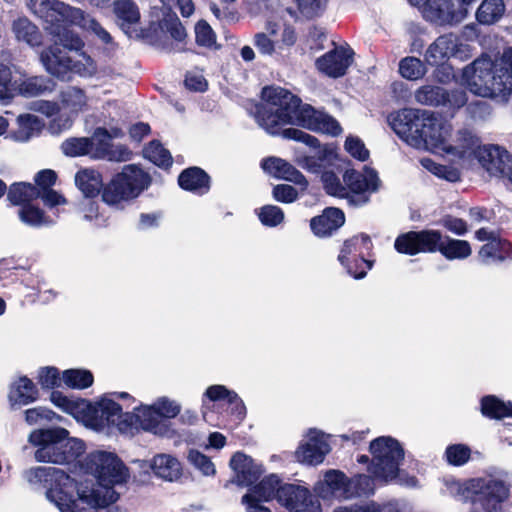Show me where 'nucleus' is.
<instances>
[{
    "label": "nucleus",
    "instance_id": "obj_1",
    "mask_svg": "<svg viewBox=\"0 0 512 512\" xmlns=\"http://www.w3.org/2000/svg\"><path fill=\"white\" fill-rule=\"evenodd\" d=\"M82 467L97 478V482L85 481L77 486V499H72L75 489L73 479L63 470L55 467H34L26 471L29 483L42 485L46 489L47 499L61 512H92L115 502L118 495L115 485L127 481L128 469L113 452L94 451L89 453Z\"/></svg>",
    "mask_w": 512,
    "mask_h": 512
},
{
    "label": "nucleus",
    "instance_id": "obj_2",
    "mask_svg": "<svg viewBox=\"0 0 512 512\" xmlns=\"http://www.w3.org/2000/svg\"><path fill=\"white\" fill-rule=\"evenodd\" d=\"M29 8L44 21V29L56 37L55 43L40 53L45 70L59 79H66L70 73L82 77L94 75L97 70L95 62L81 52L84 46L82 39L67 26H78L105 44L112 42L110 33L89 14L58 0H30Z\"/></svg>",
    "mask_w": 512,
    "mask_h": 512
},
{
    "label": "nucleus",
    "instance_id": "obj_3",
    "mask_svg": "<svg viewBox=\"0 0 512 512\" xmlns=\"http://www.w3.org/2000/svg\"><path fill=\"white\" fill-rule=\"evenodd\" d=\"M263 104L257 107L255 119L269 134H278L282 126L296 124L306 129L337 136L342 132L339 123L330 115L316 110L281 87H265Z\"/></svg>",
    "mask_w": 512,
    "mask_h": 512
},
{
    "label": "nucleus",
    "instance_id": "obj_4",
    "mask_svg": "<svg viewBox=\"0 0 512 512\" xmlns=\"http://www.w3.org/2000/svg\"><path fill=\"white\" fill-rule=\"evenodd\" d=\"M393 131L417 149L446 151L452 126L433 112L405 108L388 118Z\"/></svg>",
    "mask_w": 512,
    "mask_h": 512
},
{
    "label": "nucleus",
    "instance_id": "obj_5",
    "mask_svg": "<svg viewBox=\"0 0 512 512\" xmlns=\"http://www.w3.org/2000/svg\"><path fill=\"white\" fill-rule=\"evenodd\" d=\"M508 68L498 66L489 58H478L463 69V85L483 98L505 99L511 93Z\"/></svg>",
    "mask_w": 512,
    "mask_h": 512
},
{
    "label": "nucleus",
    "instance_id": "obj_6",
    "mask_svg": "<svg viewBox=\"0 0 512 512\" xmlns=\"http://www.w3.org/2000/svg\"><path fill=\"white\" fill-rule=\"evenodd\" d=\"M343 183L339 177L326 171L322 174L324 189L329 195L344 198L355 207H360L370 201V195L376 192L380 186V179L376 171L364 168L363 171L346 169L342 176Z\"/></svg>",
    "mask_w": 512,
    "mask_h": 512
},
{
    "label": "nucleus",
    "instance_id": "obj_7",
    "mask_svg": "<svg viewBox=\"0 0 512 512\" xmlns=\"http://www.w3.org/2000/svg\"><path fill=\"white\" fill-rule=\"evenodd\" d=\"M394 246L399 253L410 255L439 251L448 260H463L472 253L469 242L443 237L436 230L411 231L400 235L395 240Z\"/></svg>",
    "mask_w": 512,
    "mask_h": 512
},
{
    "label": "nucleus",
    "instance_id": "obj_8",
    "mask_svg": "<svg viewBox=\"0 0 512 512\" xmlns=\"http://www.w3.org/2000/svg\"><path fill=\"white\" fill-rule=\"evenodd\" d=\"M28 441L37 446L35 459L38 462L64 464L75 460L84 451V443L70 438L64 428L39 429L30 433Z\"/></svg>",
    "mask_w": 512,
    "mask_h": 512
},
{
    "label": "nucleus",
    "instance_id": "obj_9",
    "mask_svg": "<svg viewBox=\"0 0 512 512\" xmlns=\"http://www.w3.org/2000/svg\"><path fill=\"white\" fill-rule=\"evenodd\" d=\"M150 185V176L134 164L126 165L103 189L102 199L110 206L122 203L140 195Z\"/></svg>",
    "mask_w": 512,
    "mask_h": 512
},
{
    "label": "nucleus",
    "instance_id": "obj_10",
    "mask_svg": "<svg viewBox=\"0 0 512 512\" xmlns=\"http://www.w3.org/2000/svg\"><path fill=\"white\" fill-rule=\"evenodd\" d=\"M372 462L369 472L380 482H388L396 478L404 451L398 441L391 437H378L370 443Z\"/></svg>",
    "mask_w": 512,
    "mask_h": 512
},
{
    "label": "nucleus",
    "instance_id": "obj_11",
    "mask_svg": "<svg viewBox=\"0 0 512 512\" xmlns=\"http://www.w3.org/2000/svg\"><path fill=\"white\" fill-rule=\"evenodd\" d=\"M86 417L90 425L96 430L114 426L125 432L134 424L132 413L123 412L122 407L109 397L90 403L86 407Z\"/></svg>",
    "mask_w": 512,
    "mask_h": 512
},
{
    "label": "nucleus",
    "instance_id": "obj_12",
    "mask_svg": "<svg viewBox=\"0 0 512 512\" xmlns=\"http://www.w3.org/2000/svg\"><path fill=\"white\" fill-rule=\"evenodd\" d=\"M477 158L491 176L504 177L512 183V155L504 147L484 145L477 151Z\"/></svg>",
    "mask_w": 512,
    "mask_h": 512
},
{
    "label": "nucleus",
    "instance_id": "obj_13",
    "mask_svg": "<svg viewBox=\"0 0 512 512\" xmlns=\"http://www.w3.org/2000/svg\"><path fill=\"white\" fill-rule=\"evenodd\" d=\"M468 15V9L459 6L455 0H427L423 16L437 25H456Z\"/></svg>",
    "mask_w": 512,
    "mask_h": 512
},
{
    "label": "nucleus",
    "instance_id": "obj_14",
    "mask_svg": "<svg viewBox=\"0 0 512 512\" xmlns=\"http://www.w3.org/2000/svg\"><path fill=\"white\" fill-rule=\"evenodd\" d=\"M283 137L302 142L309 147L317 149L314 156H305L298 160V163L309 171L319 172L333 157L331 150L321 148L317 138L302 130L296 128L285 129L283 130Z\"/></svg>",
    "mask_w": 512,
    "mask_h": 512
},
{
    "label": "nucleus",
    "instance_id": "obj_15",
    "mask_svg": "<svg viewBox=\"0 0 512 512\" xmlns=\"http://www.w3.org/2000/svg\"><path fill=\"white\" fill-rule=\"evenodd\" d=\"M468 45L463 44L453 33L439 36L429 45L425 53L426 61L431 65L444 63L450 57L465 58L468 55Z\"/></svg>",
    "mask_w": 512,
    "mask_h": 512
},
{
    "label": "nucleus",
    "instance_id": "obj_16",
    "mask_svg": "<svg viewBox=\"0 0 512 512\" xmlns=\"http://www.w3.org/2000/svg\"><path fill=\"white\" fill-rule=\"evenodd\" d=\"M277 501L291 512H320L308 489L294 484L282 485L277 490Z\"/></svg>",
    "mask_w": 512,
    "mask_h": 512
},
{
    "label": "nucleus",
    "instance_id": "obj_17",
    "mask_svg": "<svg viewBox=\"0 0 512 512\" xmlns=\"http://www.w3.org/2000/svg\"><path fill=\"white\" fill-rule=\"evenodd\" d=\"M314 490L324 500L348 499L354 495L351 481L339 470L327 471Z\"/></svg>",
    "mask_w": 512,
    "mask_h": 512
},
{
    "label": "nucleus",
    "instance_id": "obj_18",
    "mask_svg": "<svg viewBox=\"0 0 512 512\" xmlns=\"http://www.w3.org/2000/svg\"><path fill=\"white\" fill-rule=\"evenodd\" d=\"M330 452V446L323 434L311 429L306 439L300 444L295 452L298 462L308 465H318L323 462L326 454Z\"/></svg>",
    "mask_w": 512,
    "mask_h": 512
},
{
    "label": "nucleus",
    "instance_id": "obj_19",
    "mask_svg": "<svg viewBox=\"0 0 512 512\" xmlns=\"http://www.w3.org/2000/svg\"><path fill=\"white\" fill-rule=\"evenodd\" d=\"M354 52L350 47L339 46L327 52L316 61V66L329 77L343 76L353 62Z\"/></svg>",
    "mask_w": 512,
    "mask_h": 512
},
{
    "label": "nucleus",
    "instance_id": "obj_20",
    "mask_svg": "<svg viewBox=\"0 0 512 512\" xmlns=\"http://www.w3.org/2000/svg\"><path fill=\"white\" fill-rule=\"evenodd\" d=\"M230 466L235 472L236 482L242 486L253 484L262 474L261 466L251 457L240 452L233 455Z\"/></svg>",
    "mask_w": 512,
    "mask_h": 512
},
{
    "label": "nucleus",
    "instance_id": "obj_21",
    "mask_svg": "<svg viewBox=\"0 0 512 512\" xmlns=\"http://www.w3.org/2000/svg\"><path fill=\"white\" fill-rule=\"evenodd\" d=\"M345 222L344 213L338 208H327L323 214L311 219V229L317 236H328Z\"/></svg>",
    "mask_w": 512,
    "mask_h": 512
},
{
    "label": "nucleus",
    "instance_id": "obj_22",
    "mask_svg": "<svg viewBox=\"0 0 512 512\" xmlns=\"http://www.w3.org/2000/svg\"><path fill=\"white\" fill-rule=\"evenodd\" d=\"M482 148L479 138L468 128H462L457 131L453 138H449L445 152L454 153L460 157L476 153Z\"/></svg>",
    "mask_w": 512,
    "mask_h": 512
},
{
    "label": "nucleus",
    "instance_id": "obj_23",
    "mask_svg": "<svg viewBox=\"0 0 512 512\" xmlns=\"http://www.w3.org/2000/svg\"><path fill=\"white\" fill-rule=\"evenodd\" d=\"M149 467L155 476L169 482L177 481L182 475L180 462L170 454L155 455Z\"/></svg>",
    "mask_w": 512,
    "mask_h": 512
},
{
    "label": "nucleus",
    "instance_id": "obj_24",
    "mask_svg": "<svg viewBox=\"0 0 512 512\" xmlns=\"http://www.w3.org/2000/svg\"><path fill=\"white\" fill-rule=\"evenodd\" d=\"M262 168L276 178L291 181L296 184H306L305 177L284 159L269 157L262 161Z\"/></svg>",
    "mask_w": 512,
    "mask_h": 512
},
{
    "label": "nucleus",
    "instance_id": "obj_25",
    "mask_svg": "<svg viewBox=\"0 0 512 512\" xmlns=\"http://www.w3.org/2000/svg\"><path fill=\"white\" fill-rule=\"evenodd\" d=\"M61 108L71 114L84 112L89 108V98L84 90L70 86L60 93Z\"/></svg>",
    "mask_w": 512,
    "mask_h": 512
},
{
    "label": "nucleus",
    "instance_id": "obj_26",
    "mask_svg": "<svg viewBox=\"0 0 512 512\" xmlns=\"http://www.w3.org/2000/svg\"><path fill=\"white\" fill-rule=\"evenodd\" d=\"M178 182L181 188L191 192L204 194L209 190V176L198 167L184 170Z\"/></svg>",
    "mask_w": 512,
    "mask_h": 512
},
{
    "label": "nucleus",
    "instance_id": "obj_27",
    "mask_svg": "<svg viewBox=\"0 0 512 512\" xmlns=\"http://www.w3.org/2000/svg\"><path fill=\"white\" fill-rule=\"evenodd\" d=\"M132 414L134 422L138 423L142 429L153 434H161L164 431L162 418L153 405H144L134 409Z\"/></svg>",
    "mask_w": 512,
    "mask_h": 512
},
{
    "label": "nucleus",
    "instance_id": "obj_28",
    "mask_svg": "<svg viewBox=\"0 0 512 512\" xmlns=\"http://www.w3.org/2000/svg\"><path fill=\"white\" fill-rule=\"evenodd\" d=\"M113 11L117 18L118 25L125 32L140 20L139 9L132 0L115 1L113 3Z\"/></svg>",
    "mask_w": 512,
    "mask_h": 512
},
{
    "label": "nucleus",
    "instance_id": "obj_29",
    "mask_svg": "<svg viewBox=\"0 0 512 512\" xmlns=\"http://www.w3.org/2000/svg\"><path fill=\"white\" fill-rule=\"evenodd\" d=\"M205 395L211 401L226 400L232 406V413H235L239 419L245 414V406L238 395L228 390L223 385H212L207 388Z\"/></svg>",
    "mask_w": 512,
    "mask_h": 512
},
{
    "label": "nucleus",
    "instance_id": "obj_30",
    "mask_svg": "<svg viewBox=\"0 0 512 512\" xmlns=\"http://www.w3.org/2000/svg\"><path fill=\"white\" fill-rule=\"evenodd\" d=\"M359 242L364 243V247L366 251L370 250L372 248V242L370 240V237L368 235L362 234L359 236H354L351 239L345 241L343 248L341 249V252L338 256V260L341 262L342 265H345L347 267V272L352 275L356 279H361L366 275L365 271H361L359 273H356L352 270V268L346 263V260L348 258V255L359 253L358 250H361L359 247Z\"/></svg>",
    "mask_w": 512,
    "mask_h": 512
},
{
    "label": "nucleus",
    "instance_id": "obj_31",
    "mask_svg": "<svg viewBox=\"0 0 512 512\" xmlns=\"http://www.w3.org/2000/svg\"><path fill=\"white\" fill-rule=\"evenodd\" d=\"M75 184L86 198H91L99 194L102 178L95 170L83 169L75 175Z\"/></svg>",
    "mask_w": 512,
    "mask_h": 512
},
{
    "label": "nucleus",
    "instance_id": "obj_32",
    "mask_svg": "<svg viewBox=\"0 0 512 512\" xmlns=\"http://www.w3.org/2000/svg\"><path fill=\"white\" fill-rule=\"evenodd\" d=\"M504 12L503 0H483L476 11V19L480 24L491 25L498 22Z\"/></svg>",
    "mask_w": 512,
    "mask_h": 512
},
{
    "label": "nucleus",
    "instance_id": "obj_33",
    "mask_svg": "<svg viewBox=\"0 0 512 512\" xmlns=\"http://www.w3.org/2000/svg\"><path fill=\"white\" fill-rule=\"evenodd\" d=\"M120 131L118 129L112 130L110 133L105 128H97L93 135L89 138L90 142V157L94 159H102L105 157V153L109 150L110 140L113 137L119 136Z\"/></svg>",
    "mask_w": 512,
    "mask_h": 512
},
{
    "label": "nucleus",
    "instance_id": "obj_34",
    "mask_svg": "<svg viewBox=\"0 0 512 512\" xmlns=\"http://www.w3.org/2000/svg\"><path fill=\"white\" fill-rule=\"evenodd\" d=\"M414 97L421 105L440 106L447 103L448 93L439 86L424 85L415 91Z\"/></svg>",
    "mask_w": 512,
    "mask_h": 512
},
{
    "label": "nucleus",
    "instance_id": "obj_35",
    "mask_svg": "<svg viewBox=\"0 0 512 512\" xmlns=\"http://www.w3.org/2000/svg\"><path fill=\"white\" fill-rule=\"evenodd\" d=\"M12 31L18 41H23L30 46H37L41 43L38 28L27 18L15 20L12 24Z\"/></svg>",
    "mask_w": 512,
    "mask_h": 512
},
{
    "label": "nucleus",
    "instance_id": "obj_36",
    "mask_svg": "<svg viewBox=\"0 0 512 512\" xmlns=\"http://www.w3.org/2000/svg\"><path fill=\"white\" fill-rule=\"evenodd\" d=\"M9 397L14 403L27 405L37 399V389L30 379L21 377L15 382Z\"/></svg>",
    "mask_w": 512,
    "mask_h": 512
},
{
    "label": "nucleus",
    "instance_id": "obj_37",
    "mask_svg": "<svg viewBox=\"0 0 512 512\" xmlns=\"http://www.w3.org/2000/svg\"><path fill=\"white\" fill-rule=\"evenodd\" d=\"M481 411L483 415L494 419L512 417V403H505L495 396H486L482 399Z\"/></svg>",
    "mask_w": 512,
    "mask_h": 512
},
{
    "label": "nucleus",
    "instance_id": "obj_38",
    "mask_svg": "<svg viewBox=\"0 0 512 512\" xmlns=\"http://www.w3.org/2000/svg\"><path fill=\"white\" fill-rule=\"evenodd\" d=\"M509 496V488L499 480H489L484 486V491L477 498H482L483 501L490 504L496 503L501 507V503Z\"/></svg>",
    "mask_w": 512,
    "mask_h": 512
},
{
    "label": "nucleus",
    "instance_id": "obj_39",
    "mask_svg": "<svg viewBox=\"0 0 512 512\" xmlns=\"http://www.w3.org/2000/svg\"><path fill=\"white\" fill-rule=\"evenodd\" d=\"M399 73L403 78L415 81L425 76L427 68L419 58L408 56L399 62Z\"/></svg>",
    "mask_w": 512,
    "mask_h": 512
},
{
    "label": "nucleus",
    "instance_id": "obj_40",
    "mask_svg": "<svg viewBox=\"0 0 512 512\" xmlns=\"http://www.w3.org/2000/svg\"><path fill=\"white\" fill-rule=\"evenodd\" d=\"M39 189L30 183H15L8 191V199L14 205H20L38 198Z\"/></svg>",
    "mask_w": 512,
    "mask_h": 512
},
{
    "label": "nucleus",
    "instance_id": "obj_41",
    "mask_svg": "<svg viewBox=\"0 0 512 512\" xmlns=\"http://www.w3.org/2000/svg\"><path fill=\"white\" fill-rule=\"evenodd\" d=\"M19 129L14 133V139L19 142L28 141L41 127V122L34 115H20L18 117Z\"/></svg>",
    "mask_w": 512,
    "mask_h": 512
},
{
    "label": "nucleus",
    "instance_id": "obj_42",
    "mask_svg": "<svg viewBox=\"0 0 512 512\" xmlns=\"http://www.w3.org/2000/svg\"><path fill=\"white\" fill-rule=\"evenodd\" d=\"M279 484L278 476L272 474L265 477L249 494L256 496L258 500L269 501L273 497H277V490L281 487Z\"/></svg>",
    "mask_w": 512,
    "mask_h": 512
},
{
    "label": "nucleus",
    "instance_id": "obj_43",
    "mask_svg": "<svg viewBox=\"0 0 512 512\" xmlns=\"http://www.w3.org/2000/svg\"><path fill=\"white\" fill-rule=\"evenodd\" d=\"M62 381L68 387L84 389L92 385L93 375L87 370L70 369L63 373Z\"/></svg>",
    "mask_w": 512,
    "mask_h": 512
},
{
    "label": "nucleus",
    "instance_id": "obj_44",
    "mask_svg": "<svg viewBox=\"0 0 512 512\" xmlns=\"http://www.w3.org/2000/svg\"><path fill=\"white\" fill-rule=\"evenodd\" d=\"M144 155L147 159L160 167H169L172 164L170 152L157 141L150 142L144 149Z\"/></svg>",
    "mask_w": 512,
    "mask_h": 512
},
{
    "label": "nucleus",
    "instance_id": "obj_45",
    "mask_svg": "<svg viewBox=\"0 0 512 512\" xmlns=\"http://www.w3.org/2000/svg\"><path fill=\"white\" fill-rule=\"evenodd\" d=\"M421 164L425 169L439 178H443L450 182H455L460 179V172L454 167L438 164L430 158H422Z\"/></svg>",
    "mask_w": 512,
    "mask_h": 512
},
{
    "label": "nucleus",
    "instance_id": "obj_46",
    "mask_svg": "<svg viewBox=\"0 0 512 512\" xmlns=\"http://www.w3.org/2000/svg\"><path fill=\"white\" fill-rule=\"evenodd\" d=\"M90 140L87 137L69 138L61 144V150L66 156H90Z\"/></svg>",
    "mask_w": 512,
    "mask_h": 512
},
{
    "label": "nucleus",
    "instance_id": "obj_47",
    "mask_svg": "<svg viewBox=\"0 0 512 512\" xmlns=\"http://www.w3.org/2000/svg\"><path fill=\"white\" fill-rule=\"evenodd\" d=\"M18 214L21 221L30 226L38 227L49 223L43 211L30 204L24 205Z\"/></svg>",
    "mask_w": 512,
    "mask_h": 512
},
{
    "label": "nucleus",
    "instance_id": "obj_48",
    "mask_svg": "<svg viewBox=\"0 0 512 512\" xmlns=\"http://www.w3.org/2000/svg\"><path fill=\"white\" fill-rule=\"evenodd\" d=\"M188 461L205 476L214 475L216 472L211 459L197 450L188 452Z\"/></svg>",
    "mask_w": 512,
    "mask_h": 512
},
{
    "label": "nucleus",
    "instance_id": "obj_49",
    "mask_svg": "<svg viewBox=\"0 0 512 512\" xmlns=\"http://www.w3.org/2000/svg\"><path fill=\"white\" fill-rule=\"evenodd\" d=\"M328 0H294L299 13L305 18L320 15L326 8Z\"/></svg>",
    "mask_w": 512,
    "mask_h": 512
},
{
    "label": "nucleus",
    "instance_id": "obj_50",
    "mask_svg": "<svg viewBox=\"0 0 512 512\" xmlns=\"http://www.w3.org/2000/svg\"><path fill=\"white\" fill-rule=\"evenodd\" d=\"M14 85L9 66L0 63V102H7L13 97Z\"/></svg>",
    "mask_w": 512,
    "mask_h": 512
},
{
    "label": "nucleus",
    "instance_id": "obj_51",
    "mask_svg": "<svg viewBox=\"0 0 512 512\" xmlns=\"http://www.w3.org/2000/svg\"><path fill=\"white\" fill-rule=\"evenodd\" d=\"M20 93L33 97L42 94L46 90H48L47 81L42 77H30L23 81V83L19 87Z\"/></svg>",
    "mask_w": 512,
    "mask_h": 512
},
{
    "label": "nucleus",
    "instance_id": "obj_52",
    "mask_svg": "<svg viewBox=\"0 0 512 512\" xmlns=\"http://www.w3.org/2000/svg\"><path fill=\"white\" fill-rule=\"evenodd\" d=\"M470 453V448L466 445L455 444L447 447L446 458L450 464L461 466L469 460Z\"/></svg>",
    "mask_w": 512,
    "mask_h": 512
},
{
    "label": "nucleus",
    "instance_id": "obj_53",
    "mask_svg": "<svg viewBox=\"0 0 512 512\" xmlns=\"http://www.w3.org/2000/svg\"><path fill=\"white\" fill-rule=\"evenodd\" d=\"M345 150L355 159L366 161L369 158V151L363 141L355 136H348L344 144Z\"/></svg>",
    "mask_w": 512,
    "mask_h": 512
},
{
    "label": "nucleus",
    "instance_id": "obj_54",
    "mask_svg": "<svg viewBox=\"0 0 512 512\" xmlns=\"http://www.w3.org/2000/svg\"><path fill=\"white\" fill-rule=\"evenodd\" d=\"M259 219L266 226H276L283 221L284 213L277 206L266 205L260 209Z\"/></svg>",
    "mask_w": 512,
    "mask_h": 512
},
{
    "label": "nucleus",
    "instance_id": "obj_55",
    "mask_svg": "<svg viewBox=\"0 0 512 512\" xmlns=\"http://www.w3.org/2000/svg\"><path fill=\"white\" fill-rule=\"evenodd\" d=\"M254 46L263 55L272 56L278 49L277 42L273 41L268 34L259 32L254 36Z\"/></svg>",
    "mask_w": 512,
    "mask_h": 512
},
{
    "label": "nucleus",
    "instance_id": "obj_56",
    "mask_svg": "<svg viewBox=\"0 0 512 512\" xmlns=\"http://www.w3.org/2000/svg\"><path fill=\"white\" fill-rule=\"evenodd\" d=\"M195 34L199 45L211 47L215 44V34L207 22L199 21L195 26Z\"/></svg>",
    "mask_w": 512,
    "mask_h": 512
},
{
    "label": "nucleus",
    "instance_id": "obj_57",
    "mask_svg": "<svg viewBox=\"0 0 512 512\" xmlns=\"http://www.w3.org/2000/svg\"><path fill=\"white\" fill-rule=\"evenodd\" d=\"M55 413L43 407H35L25 411V420L28 424H38L43 420L51 421Z\"/></svg>",
    "mask_w": 512,
    "mask_h": 512
},
{
    "label": "nucleus",
    "instance_id": "obj_58",
    "mask_svg": "<svg viewBox=\"0 0 512 512\" xmlns=\"http://www.w3.org/2000/svg\"><path fill=\"white\" fill-rule=\"evenodd\" d=\"M161 418H173L180 412V407L174 401L162 397L153 404Z\"/></svg>",
    "mask_w": 512,
    "mask_h": 512
},
{
    "label": "nucleus",
    "instance_id": "obj_59",
    "mask_svg": "<svg viewBox=\"0 0 512 512\" xmlns=\"http://www.w3.org/2000/svg\"><path fill=\"white\" fill-rule=\"evenodd\" d=\"M273 197L279 202L292 203L297 199L298 193L294 187L287 184H280L273 188Z\"/></svg>",
    "mask_w": 512,
    "mask_h": 512
},
{
    "label": "nucleus",
    "instance_id": "obj_60",
    "mask_svg": "<svg viewBox=\"0 0 512 512\" xmlns=\"http://www.w3.org/2000/svg\"><path fill=\"white\" fill-rule=\"evenodd\" d=\"M131 157L132 152L126 146L112 144L103 159L114 162H126L129 161Z\"/></svg>",
    "mask_w": 512,
    "mask_h": 512
},
{
    "label": "nucleus",
    "instance_id": "obj_61",
    "mask_svg": "<svg viewBox=\"0 0 512 512\" xmlns=\"http://www.w3.org/2000/svg\"><path fill=\"white\" fill-rule=\"evenodd\" d=\"M442 225L450 232L456 235H464L467 230V223L461 219L452 216H446L442 219Z\"/></svg>",
    "mask_w": 512,
    "mask_h": 512
},
{
    "label": "nucleus",
    "instance_id": "obj_62",
    "mask_svg": "<svg viewBox=\"0 0 512 512\" xmlns=\"http://www.w3.org/2000/svg\"><path fill=\"white\" fill-rule=\"evenodd\" d=\"M62 379L59 378L58 371L55 368L47 367L43 368L39 374V382L45 388H51L58 383Z\"/></svg>",
    "mask_w": 512,
    "mask_h": 512
},
{
    "label": "nucleus",
    "instance_id": "obj_63",
    "mask_svg": "<svg viewBox=\"0 0 512 512\" xmlns=\"http://www.w3.org/2000/svg\"><path fill=\"white\" fill-rule=\"evenodd\" d=\"M38 198H41L44 204L49 207H54L66 203L65 198L61 194L50 188L44 190L39 189Z\"/></svg>",
    "mask_w": 512,
    "mask_h": 512
},
{
    "label": "nucleus",
    "instance_id": "obj_64",
    "mask_svg": "<svg viewBox=\"0 0 512 512\" xmlns=\"http://www.w3.org/2000/svg\"><path fill=\"white\" fill-rule=\"evenodd\" d=\"M56 181V173L53 170L46 169L38 172L35 176L37 188L40 190L50 188Z\"/></svg>",
    "mask_w": 512,
    "mask_h": 512
}]
</instances>
